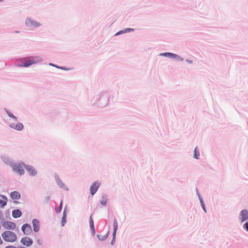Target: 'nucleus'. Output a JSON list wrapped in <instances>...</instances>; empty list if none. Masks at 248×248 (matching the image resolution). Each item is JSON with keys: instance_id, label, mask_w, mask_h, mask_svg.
Listing matches in <instances>:
<instances>
[{"instance_id": "obj_1", "label": "nucleus", "mask_w": 248, "mask_h": 248, "mask_svg": "<svg viewBox=\"0 0 248 248\" xmlns=\"http://www.w3.org/2000/svg\"><path fill=\"white\" fill-rule=\"evenodd\" d=\"M1 236L3 240L6 242H14L17 239V236L14 232L6 231L4 232Z\"/></svg>"}, {"instance_id": "obj_2", "label": "nucleus", "mask_w": 248, "mask_h": 248, "mask_svg": "<svg viewBox=\"0 0 248 248\" xmlns=\"http://www.w3.org/2000/svg\"><path fill=\"white\" fill-rule=\"evenodd\" d=\"M25 62L20 65L21 67H28L31 65L35 64L42 61V59L39 56L26 58L24 59Z\"/></svg>"}, {"instance_id": "obj_3", "label": "nucleus", "mask_w": 248, "mask_h": 248, "mask_svg": "<svg viewBox=\"0 0 248 248\" xmlns=\"http://www.w3.org/2000/svg\"><path fill=\"white\" fill-rule=\"evenodd\" d=\"M100 186V183L97 182H95L91 186L90 191L91 195H93L96 192Z\"/></svg>"}, {"instance_id": "obj_4", "label": "nucleus", "mask_w": 248, "mask_h": 248, "mask_svg": "<svg viewBox=\"0 0 248 248\" xmlns=\"http://www.w3.org/2000/svg\"><path fill=\"white\" fill-rule=\"evenodd\" d=\"M12 168L14 171L19 173L21 175L24 173V169L19 164L13 165Z\"/></svg>"}, {"instance_id": "obj_5", "label": "nucleus", "mask_w": 248, "mask_h": 248, "mask_svg": "<svg viewBox=\"0 0 248 248\" xmlns=\"http://www.w3.org/2000/svg\"><path fill=\"white\" fill-rule=\"evenodd\" d=\"M240 219L241 222L248 220V211L247 210H243L240 214Z\"/></svg>"}, {"instance_id": "obj_6", "label": "nucleus", "mask_w": 248, "mask_h": 248, "mask_svg": "<svg viewBox=\"0 0 248 248\" xmlns=\"http://www.w3.org/2000/svg\"><path fill=\"white\" fill-rule=\"evenodd\" d=\"M3 227L5 229H10V230H14L15 229L16 225V224L10 222V221H5L4 222L3 224Z\"/></svg>"}, {"instance_id": "obj_7", "label": "nucleus", "mask_w": 248, "mask_h": 248, "mask_svg": "<svg viewBox=\"0 0 248 248\" xmlns=\"http://www.w3.org/2000/svg\"><path fill=\"white\" fill-rule=\"evenodd\" d=\"M22 231H23V233L26 235L30 234L32 232L31 226L30 225H28V224H24L22 226Z\"/></svg>"}, {"instance_id": "obj_8", "label": "nucleus", "mask_w": 248, "mask_h": 248, "mask_svg": "<svg viewBox=\"0 0 248 248\" xmlns=\"http://www.w3.org/2000/svg\"><path fill=\"white\" fill-rule=\"evenodd\" d=\"M21 243L26 246H30L32 244V240L29 237H24L21 240Z\"/></svg>"}, {"instance_id": "obj_9", "label": "nucleus", "mask_w": 248, "mask_h": 248, "mask_svg": "<svg viewBox=\"0 0 248 248\" xmlns=\"http://www.w3.org/2000/svg\"><path fill=\"white\" fill-rule=\"evenodd\" d=\"M24 166L31 175L34 176L36 174L37 171L32 166L30 165H25V164H24Z\"/></svg>"}, {"instance_id": "obj_10", "label": "nucleus", "mask_w": 248, "mask_h": 248, "mask_svg": "<svg viewBox=\"0 0 248 248\" xmlns=\"http://www.w3.org/2000/svg\"><path fill=\"white\" fill-rule=\"evenodd\" d=\"M10 126L17 130H21L23 129V125L21 123H17V124H11Z\"/></svg>"}, {"instance_id": "obj_11", "label": "nucleus", "mask_w": 248, "mask_h": 248, "mask_svg": "<svg viewBox=\"0 0 248 248\" xmlns=\"http://www.w3.org/2000/svg\"><path fill=\"white\" fill-rule=\"evenodd\" d=\"M10 196L11 198L14 200H18L21 197L20 193L16 191L11 192Z\"/></svg>"}, {"instance_id": "obj_12", "label": "nucleus", "mask_w": 248, "mask_h": 248, "mask_svg": "<svg viewBox=\"0 0 248 248\" xmlns=\"http://www.w3.org/2000/svg\"><path fill=\"white\" fill-rule=\"evenodd\" d=\"M32 224L33 226V230L35 232H37L39 230V222L36 219L32 220Z\"/></svg>"}, {"instance_id": "obj_13", "label": "nucleus", "mask_w": 248, "mask_h": 248, "mask_svg": "<svg viewBox=\"0 0 248 248\" xmlns=\"http://www.w3.org/2000/svg\"><path fill=\"white\" fill-rule=\"evenodd\" d=\"M12 215L14 217L17 218L19 217L22 215V213L20 210L18 209L14 210L12 212Z\"/></svg>"}, {"instance_id": "obj_14", "label": "nucleus", "mask_w": 248, "mask_h": 248, "mask_svg": "<svg viewBox=\"0 0 248 248\" xmlns=\"http://www.w3.org/2000/svg\"><path fill=\"white\" fill-rule=\"evenodd\" d=\"M118 229V223L117 220L115 219L114 220V230L113 232V239L115 238L117 230Z\"/></svg>"}, {"instance_id": "obj_15", "label": "nucleus", "mask_w": 248, "mask_h": 248, "mask_svg": "<svg viewBox=\"0 0 248 248\" xmlns=\"http://www.w3.org/2000/svg\"><path fill=\"white\" fill-rule=\"evenodd\" d=\"M108 232L105 235H102L101 234H98L97 237L100 240L103 241L108 236Z\"/></svg>"}, {"instance_id": "obj_16", "label": "nucleus", "mask_w": 248, "mask_h": 248, "mask_svg": "<svg viewBox=\"0 0 248 248\" xmlns=\"http://www.w3.org/2000/svg\"><path fill=\"white\" fill-rule=\"evenodd\" d=\"M161 55L162 56L171 57L172 58H176L177 57L176 54L171 53H163L161 54Z\"/></svg>"}, {"instance_id": "obj_17", "label": "nucleus", "mask_w": 248, "mask_h": 248, "mask_svg": "<svg viewBox=\"0 0 248 248\" xmlns=\"http://www.w3.org/2000/svg\"><path fill=\"white\" fill-rule=\"evenodd\" d=\"M194 157L196 158V159H198L199 158V156L200 155V153L198 151V148L197 147H196L194 149Z\"/></svg>"}, {"instance_id": "obj_18", "label": "nucleus", "mask_w": 248, "mask_h": 248, "mask_svg": "<svg viewBox=\"0 0 248 248\" xmlns=\"http://www.w3.org/2000/svg\"><path fill=\"white\" fill-rule=\"evenodd\" d=\"M66 215H65V213L64 212L63 215V217H62V226H64L65 223H66Z\"/></svg>"}, {"instance_id": "obj_19", "label": "nucleus", "mask_w": 248, "mask_h": 248, "mask_svg": "<svg viewBox=\"0 0 248 248\" xmlns=\"http://www.w3.org/2000/svg\"><path fill=\"white\" fill-rule=\"evenodd\" d=\"M90 225L91 229L94 231V228L93 225V221L92 217H91L90 218Z\"/></svg>"}, {"instance_id": "obj_20", "label": "nucleus", "mask_w": 248, "mask_h": 248, "mask_svg": "<svg viewBox=\"0 0 248 248\" xmlns=\"http://www.w3.org/2000/svg\"><path fill=\"white\" fill-rule=\"evenodd\" d=\"M107 199L106 197H103L102 198V199L101 200V203L103 205L105 206L107 204Z\"/></svg>"}, {"instance_id": "obj_21", "label": "nucleus", "mask_w": 248, "mask_h": 248, "mask_svg": "<svg viewBox=\"0 0 248 248\" xmlns=\"http://www.w3.org/2000/svg\"><path fill=\"white\" fill-rule=\"evenodd\" d=\"M62 202L61 201V202L60 203V207L56 208V209H55L56 212L58 213H60L62 210Z\"/></svg>"}, {"instance_id": "obj_22", "label": "nucleus", "mask_w": 248, "mask_h": 248, "mask_svg": "<svg viewBox=\"0 0 248 248\" xmlns=\"http://www.w3.org/2000/svg\"><path fill=\"white\" fill-rule=\"evenodd\" d=\"M6 112L10 117L14 119L16 121L17 120L16 118L12 113H11L10 112L7 110L6 111Z\"/></svg>"}, {"instance_id": "obj_23", "label": "nucleus", "mask_w": 248, "mask_h": 248, "mask_svg": "<svg viewBox=\"0 0 248 248\" xmlns=\"http://www.w3.org/2000/svg\"><path fill=\"white\" fill-rule=\"evenodd\" d=\"M6 204V202L3 201L1 200H0V205H1V207H4Z\"/></svg>"}, {"instance_id": "obj_24", "label": "nucleus", "mask_w": 248, "mask_h": 248, "mask_svg": "<svg viewBox=\"0 0 248 248\" xmlns=\"http://www.w3.org/2000/svg\"><path fill=\"white\" fill-rule=\"evenodd\" d=\"M244 228L248 232V222H247L244 225Z\"/></svg>"}, {"instance_id": "obj_25", "label": "nucleus", "mask_w": 248, "mask_h": 248, "mask_svg": "<svg viewBox=\"0 0 248 248\" xmlns=\"http://www.w3.org/2000/svg\"><path fill=\"white\" fill-rule=\"evenodd\" d=\"M126 32V31H120L119 32H118L117 33H116L115 34V35H118L119 34H122V33H125Z\"/></svg>"}, {"instance_id": "obj_26", "label": "nucleus", "mask_w": 248, "mask_h": 248, "mask_svg": "<svg viewBox=\"0 0 248 248\" xmlns=\"http://www.w3.org/2000/svg\"><path fill=\"white\" fill-rule=\"evenodd\" d=\"M133 30H134L133 29L127 28L125 31H126V32H129L130 31H133Z\"/></svg>"}, {"instance_id": "obj_27", "label": "nucleus", "mask_w": 248, "mask_h": 248, "mask_svg": "<svg viewBox=\"0 0 248 248\" xmlns=\"http://www.w3.org/2000/svg\"><path fill=\"white\" fill-rule=\"evenodd\" d=\"M202 208H203V210H204L205 211H206V210H205V207L204 204H202Z\"/></svg>"}, {"instance_id": "obj_28", "label": "nucleus", "mask_w": 248, "mask_h": 248, "mask_svg": "<svg viewBox=\"0 0 248 248\" xmlns=\"http://www.w3.org/2000/svg\"><path fill=\"white\" fill-rule=\"evenodd\" d=\"M5 248H16L14 247H13V246H9V247H6Z\"/></svg>"}, {"instance_id": "obj_29", "label": "nucleus", "mask_w": 248, "mask_h": 248, "mask_svg": "<svg viewBox=\"0 0 248 248\" xmlns=\"http://www.w3.org/2000/svg\"><path fill=\"white\" fill-rule=\"evenodd\" d=\"M187 61L188 62H189V63H191V62H191V61H188V60H187Z\"/></svg>"}, {"instance_id": "obj_30", "label": "nucleus", "mask_w": 248, "mask_h": 248, "mask_svg": "<svg viewBox=\"0 0 248 248\" xmlns=\"http://www.w3.org/2000/svg\"><path fill=\"white\" fill-rule=\"evenodd\" d=\"M36 26H38L39 25V24H36L35 25Z\"/></svg>"}]
</instances>
